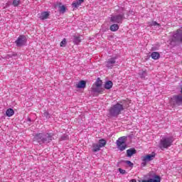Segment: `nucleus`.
<instances>
[{
	"label": "nucleus",
	"mask_w": 182,
	"mask_h": 182,
	"mask_svg": "<svg viewBox=\"0 0 182 182\" xmlns=\"http://www.w3.org/2000/svg\"><path fill=\"white\" fill-rule=\"evenodd\" d=\"M161 178L159 176L155 175L154 178H149L148 180H142L141 182H161Z\"/></svg>",
	"instance_id": "nucleus-9"
},
{
	"label": "nucleus",
	"mask_w": 182,
	"mask_h": 182,
	"mask_svg": "<svg viewBox=\"0 0 182 182\" xmlns=\"http://www.w3.org/2000/svg\"><path fill=\"white\" fill-rule=\"evenodd\" d=\"M123 18H124V14H118L117 16H113L110 18V21L114 23H122L123 22Z\"/></svg>",
	"instance_id": "nucleus-6"
},
{
	"label": "nucleus",
	"mask_w": 182,
	"mask_h": 182,
	"mask_svg": "<svg viewBox=\"0 0 182 182\" xmlns=\"http://www.w3.org/2000/svg\"><path fill=\"white\" fill-rule=\"evenodd\" d=\"M84 1L85 0H76L75 1H73L72 5L74 8H79V6H80Z\"/></svg>",
	"instance_id": "nucleus-11"
},
{
	"label": "nucleus",
	"mask_w": 182,
	"mask_h": 182,
	"mask_svg": "<svg viewBox=\"0 0 182 182\" xmlns=\"http://www.w3.org/2000/svg\"><path fill=\"white\" fill-rule=\"evenodd\" d=\"M100 146H99V144H92V151L94 153H96L97 151H100Z\"/></svg>",
	"instance_id": "nucleus-16"
},
{
	"label": "nucleus",
	"mask_w": 182,
	"mask_h": 182,
	"mask_svg": "<svg viewBox=\"0 0 182 182\" xmlns=\"http://www.w3.org/2000/svg\"><path fill=\"white\" fill-rule=\"evenodd\" d=\"M43 116L44 117H46V119H49V117H50L49 112L47 111H45L43 113Z\"/></svg>",
	"instance_id": "nucleus-28"
},
{
	"label": "nucleus",
	"mask_w": 182,
	"mask_h": 182,
	"mask_svg": "<svg viewBox=\"0 0 182 182\" xmlns=\"http://www.w3.org/2000/svg\"><path fill=\"white\" fill-rule=\"evenodd\" d=\"M156 157V153L152 152L151 154H147L146 156H144L141 157L142 161H151V160H154V158Z\"/></svg>",
	"instance_id": "nucleus-8"
},
{
	"label": "nucleus",
	"mask_w": 182,
	"mask_h": 182,
	"mask_svg": "<svg viewBox=\"0 0 182 182\" xmlns=\"http://www.w3.org/2000/svg\"><path fill=\"white\" fill-rule=\"evenodd\" d=\"M149 26H160V23L156 21H149L148 22Z\"/></svg>",
	"instance_id": "nucleus-22"
},
{
	"label": "nucleus",
	"mask_w": 182,
	"mask_h": 182,
	"mask_svg": "<svg viewBox=\"0 0 182 182\" xmlns=\"http://www.w3.org/2000/svg\"><path fill=\"white\" fill-rule=\"evenodd\" d=\"M14 113L15 112L11 108L8 109L6 112V116H8V117L14 116Z\"/></svg>",
	"instance_id": "nucleus-17"
},
{
	"label": "nucleus",
	"mask_w": 182,
	"mask_h": 182,
	"mask_svg": "<svg viewBox=\"0 0 182 182\" xmlns=\"http://www.w3.org/2000/svg\"><path fill=\"white\" fill-rule=\"evenodd\" d=\"M16 43L17 46H22L23 45V36H20L16 41Z\"/></svg>",
	"instance_id": "nucleus-12"
},
{
	"label": "nucleus",
	"mask_w": 182,
	"mask_h": 182,
	"mask_svg": "<svg viewBox=\"0 0 182 182\" xmlns=\"http://www.w3.org/2000/svg\"><path fill=\"white\" fill-rule=\"evenodd\" d=\"M136 151L134 149H129L127 150V157H132L133 154H136Z\"/></svg>",
	"instance_id": "nucleus-15"
},
{
	"label": "nucleus",
	"mask_w": 182,
	"mask_h": 182,
	"mask_svg": "<svg viewBox=\"0 0 182 182\" xmlns=\"http://www.w3.org/2000/svg\"><path fill=\"white\" fill-rule=\"evenodd\" d=\"M8 56H9V58H12V56H11L10 55H9Z\"/></svg>",
	"instance_id": "nucleus-35"
},
{
	"label": "nucleus",
	"mask_w": 182,
	"mask_h": 182,
	"mask_svg": "<svg viewBox=\"0 0 182 182\" xmlns=\"http://www.w3.org/2000/svg\"><path fill=\"white\" fill-rule=\"evenodd\" d=\"M118 171H119L121 174H126V170L122 169L121 168H118Z\"/></svg>",
	"instance_id": "nucleus-30"
},
{
	"label": "nucleus",
	"mask_w": 182,
	"mask_h": 182,
	"mask_svg": "<svg viewBox=\"0 0 182 182\" xmlns=\"http://www.w3.org/2000/svg\"><path fill=\"white\" fill-rule=\"evenodd\" d=\"M126 164H127V166H129V167H133V163H132V161H125Z\"/></svg>",
	"instance_id": "nucleus-29"
},
{
	"label": "nucleus",
	"mask_w": 182,
	"mask_h": 182,
	"mask_svg": "<svg viewBox=\"0 0 182 182\" xmlns=\"http://www.w3.org/2000/svg\"><path fill=\"white\" fill-rule=\"evenodd\" d=\"M113 87V82L112 81H108L105 85V89H112Z\"/></svg>",
	"instance_id": "nucleus-21"
},
{
	"label": "nucleus",
	"mask_w": 182,
	"mask_h": 182,
	"mask_svg": "<svg viewBox=\"0 0 182 182\" xmlns=\"http://www.w3.org/2000/svg\"><path fill=\"white\" fill-rule=\"evenodd\" d=\"M110 31H112V32H116V31H119V25H117V24L111 25Z\"/></svg>",
	"instance_id": "nucleus-19"
},
{
	"label": "nucleus",
	"mask_w": 182,
	"mask_h": 182,
	"mask_svg": "<svg viewBox=\"0 0 182 182\" xmlns=\"http://www.w3.org/2000/svg\"><path fill=\"white\" fill-rule=\"evenodd\" d=\"M66 43H67L66 38H63V40L60 43V46H61V48H63L66 46Z\"/></svg>",
	"instance_id": "nucleus-25"
},
{
	"label": "nucleus",
	"mask_w": 182,
	"mask_h": 182,
	"mask_svg": "<svg viewBox=\"0 0 182 182\" xmlns=\"http://www.w3.org/2000/svg\"><path fill=\"white\" fill-rule=\"evenodd\" d=\"M173 41L181 42V43H182V28L178 29L176 31V33L173 34Z\"/></svg>",
	"instance_id": "nucleus-7"
},
{
	"label": "nucleus",
	"mask_w": 182,
	"mask_h": 182,
	"mask_svg": "<svg viewBox=\"0 0 182 182\" xmlns=\"http://www.w3.org/2000/svg\"><path fill=\"white\" fill-rule=\"evenodd\" d=\"M174 139L173 136L170 137H164L160 140L159 142V148L161 150H164V149H168V147H171L173 146V142Z\"/></svg>",
	"instance_id": "nucleus-2"
},
{
	"label": "nucleus",
	"mask_w": 182,
	"mask_h": 182,
	"mask_svg": "<svg viewBox=\"0 0 182 182\" xmlns=\"http://www.w3.org/2000/svg\"><path fill=\"white\" fill-rule=\"evenodd\" d=\"M181 95H182V87H181Z\"/></svg>",
	"instance_id": "nucleus-34"
},
{
	"label": "nucleus",
	"mask_w": 182,
	"mask_h": 182,
	"mask_svg": "<svg viewBox=\"0 0 182 182\" xmlns=\"http://www.w3.org/2000/svg\"><path fill=\"white\" fill-rule=\"evenodd\" d=\"M170 103L172 106H181L182 105V95H173L171 100Z\"/></svg>",
	"instance_id": "nucleus-5"
},
{
	"label": "nucleus",
	"mask_w": 182,
	"mask_h": 182,
	"mask_svg": "<svg viewBox=\"0 0 182 182\" xmlns=\"http://www.w3.org/2000/svg\"><path fill=\"white\" fill-rule=\"evenodd\" d=\"M20 0H14L12 5L14 6H18L19 5Z\"/></svg>",
	"instance_id": "nucleus-27"
},
{
	"label": "nucleus",
	"mask_w": 182,
	"mask_h": 182,
	"mask_svg": "<svg viewBox=\"0 0 182 182\" xmlns=\"http://www.w3.org/2000/svg\"><path fill=\"white\" fill-rule=\"evenodd\" d=\"M129 182H137V181L136 179H132Z\"/></svg>",
	"instance_id": "nucleus-33"
},
{
	"label": "nucleus",
	"mask_w": 182,
	"mask_h": 182,
	"mask_svg": "<svg viewBox=\"0 0 182 182\" xmlns=\"http://www.w3.org/2000/svg\"><path fill=\"white\" fill-rule=\"evenodd\" d=\"M127 140V136H121L117 140V147L120 151L126 150L127 147V145L126 144Z\"/></svg>",
	"instance_id": "nucleus-4"
},
{
	"label": "nucleus",
	"mask_w": 182,
	"mask_h": 182,
	"mask_svg": "<svg viewBox=\"0 0 182 182\" xmlns=\"http://www.w3.org/2000/svg\"><path fill=\"white\" fill-rule=\"evenodd\" d=\"M49 18V13L47 11L42 12L40 16V19L42 21H45V19H48Z\"/></svg>",
	"instance_id": "nucleus-14"
},
{
	"label": "nucleus",
	"mask_w": 182,
	"mask_h": 182,
	"mask_svg": "<svg viewBox=\"0 0 182 182\" xmlns=\"http://www.w3.org/2000/svg\"><path fill=\"white\" fill-rule=\"evenodd\" d=\"M28 122H31V119H30V118H28Z\"/></svg>",
	"instance_id": "nucleus-36"
},
{
	"label": "nucleus",
	"mask_w": 182,
	"mask_h": 182,
	"mask_svg": "<svg viewBox=\"0 0 182 182\" xmlns=\"http://www.w3.org/2000/svg\"><path fill=\"white\" fill-rule=\"evenodd\" d=\"M123 110H124V107L123 106V105L117 103L109 109V112L111 116H113L114 117L116 116H119V114H120V113H122Z\"/></svg>",
	"instance_id": "nucleus-3"
},
{
	"label": "nucleus",
	"mask_w": 182,
	"mask_h": 182,
	"mask_svg": "<svg viewBox=\"0 0 182 182\" xmlns=\"http://www.w3.org/2000/svg\"><path fill=\"white\" fill-rule=\"evenodd\" d=\"M114 63H116V58H110L106 63L107 68H112Z\"/></svg>",
	"instance_id": "nucleus-10"
},
{
	"label": "nucleus",
	"mask_w": 182,
	"mask_h": 182,
	"mask_svg": "<svg viewBox=\"0 0 182 182\" xmlns=\"http://www.w3.org/2000/svg\"><path fill=\"white\" fill-rule=\"evenodd\" d=\"M75 43H80V36H74Z\"/></svg>",
	"instance_id": "nucleus-26"
},
{
	"label": "nucleus",
	"mask_w": 182,
	"mask_h": 182,
	"mask_svg": "<svg viewBox=\"0 0 182 182\" xmlns=\"http://www.w3.org/2000/svg\"><path fill=\"white\" fill-rule=\"evenodd\" d=\"M76 87H77L78 89H85V87H86V81H80L78 84H77Z\"/></svg>",
	"instance_id": "nucleus-13"
},
{
	"label": "nucleus",
	"mask_w": 182,
	"mask_h": 182,
	"mask_svg": "<svg viewBox=\"0 0 182 182\" xmlns=\"http://www.w3.org/2000/svg\"><path fill=\"white\" fill-rule=\"evenodd\" d=\"M53 136L55 134L48 132H41L36 134L33 137L34 143H39V144H48L53 140Z\"/></svg>",
	"instance_id": "nucleus-1"
},
{
	"label": "nucleus",
	"mask_w": 182,
	"mask_h": 182,
	"mask_svg": "<svg viewBox=\"0 0 182 182\" xmlns=\"http://www.w3.org/2000/svg\"><path fill=\"white\" fill-rule=\"evenodd\" d=\"M143 162L141 164V166L142 167H146V166L147 165V161H142Z\"/></svg>",
	"instance_id": "nucleus-31"
},
{
	"label": "nucleus",
	"mask_w": 182,
	"mask_h": 182,
	"mask_svg": "<svg viewBox=\"0 0 182 182\" xmlns=\"http://www.w3.org/2000/svg\"><path fill=\"white\" fill-rule=\"evenodd\" d=\"M58 5L60 6V12L65 14V12H66V7H65V6H60L62 5V3H58Z\"/></svg>",
	"instance_id": "nucleus-23"
},
{
	"label": "nucleus",
	"mask_w": 182,
	"mask_h": 182,
	"mask_svg": "<svg viewBox=\"0 0 182 182\" xmlns=\"http://www.w3.org/2000/svg\"><path fill=\"white\" fill-rule=\"evenodd\" d=\"M152 59H154V60H157L160 58V53L158 52H153L151 55Z\"/></svg>",
	"instance_id": "nucleus-18"
},
{
	"label": "nucleus",
	"mask_w": 182,
	"mask_h": 182,
	"mask_svg": "<svg viewBox=\"0 0 182 182\" xmlns=\"http://www.w3.org/2000/svg\"><path fill=\"white\" fill-rule=\"evenodd\" d=\"M96 87H100L102 86V80L100 78H98L97 81L95 82Z\"/></svg>",
	"instance_id": "nucleus-24"
},
{
	"label": "nucleus",
	"mask_w": 182,
	"mask_h": 182,
	"mask_svg": "<svg viewBox=\"0 0 182 182\" xmlns=\"http://www.w3.org/2000/svg\"><path fill=\"white\" fill-rule=\"evenodd\" d=\"M106 140L104 139H101L99 140V146L102 149V147H105V146H106Z\"/></svg>",
	"instance_id": "nucleus-20"
},
{
	"label": "nucleus",
	"mask_w": 182,
	"mask_h": 182,
	"mask_svg": "<svg viewBox=\"0 0 182 182\" xmlns=\"http://www.w3.org/2000/svg\"><path fill=\"white\" fill-rule=\"evenodd\" d=\"M95 91L97 92L98 93H101L102 90H100V89H99V88H97V89L95 90Z\"/></svg>",
	"instance_id": "nucleus-32"
}]
</instances>
